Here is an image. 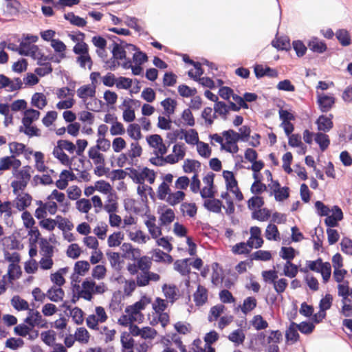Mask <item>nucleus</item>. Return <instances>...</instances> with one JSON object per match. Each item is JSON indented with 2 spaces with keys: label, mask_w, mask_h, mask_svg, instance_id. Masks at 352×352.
I'll list each match as a JSON object with an SVG mask.
<instances>
[{
  "label": "nucleus",
  "mask_w": 352,
  "mask_h": 352,
  "mask_svg": "<svg viewBox=\"0 0 352 352\" xmlns=\"http://www.w3.org/2000/svg\"><path fill=\"white\" fill-rule=\"evenodd\" d=\"M129 177L137 184H143L146 179H147L151 184H153L155 182L156 177L155 172L147 167L143 168L141 171L135 168H129Z\"/></svg>",
  "instance_id": "f257e3e1"
},
{
  "label": "nucleus",
  "mask_w": 352,
  "mask_h": 352,
  "mask_svg": "<svg viewBox=\"0 0 352 352\" xmlns=\"http://www.w3.org/2000/svg\"><path fill=\"white\" fill-rule=\"evenodd\" d=\"M335 100L333 96L319 94L317 91V103L322 112L329 111L333 107Z\"/></svg>",
  "instance_id": "f03ea898"
},
{
  "label": "nucleus",
  "mask_w": 352,
  "mask_h": 352,
  "mask_svg": "<svg viewBox=\"0 0 352 352\" xmlns=\"http://www.w3.org/2000/svg\"><path fill=\"white\" fill-rule=\"evenodd\" d=\"M255 76L257 78L264 76L274 78L278 76V72L270 67H264L263 65H256L254 68Z\"/></svg>",
  "instance_id": "7ed1b4c3"
},
{
  "label": "nucleus",
  "mask_w": 352,
  "mask_h": 352,
  "mask_svg": "<svg viewBox=\"0 0 352 352\" xmlns=\"http://www.w3.org/2000/svg\"><path fill=\"white\" fill-rule=\"evenodd\" d=\"M329 116L330 117H327L324 115H321L316 120V124L320 131L328 132L333 128V116L330 114Z\"/></svg>",
  "instance_id": "20e7f679"
},
{
  "label": "nucleus",
  "mask_w": 352,
  "mask_h": 352,
  "mask_svg": "<svg viewBox=\"0 0 352 352\" xmlns=\"http://www.w3.org/2000/svg\"><path fill=\"white\" fill-rule=\"evenodd\" d=\"M162 292L169 302L173 304L178 298V288L174 285L164 284Z\"/></svg>",
  "instance_id": "39448f33"
},
{
  "label": "nucleus",
  "mask_w": 352,
  "mask_h": 352,
  "mask_svg": "<svg viewBox=\"0 0 352 352\" xmlns=\"http://www.w3.org/2000/svg\"><path fill=\"white\" fill-rule=\"evenodd\" d=\"M190 258L177 260L174 263V270L178 272L182 276H187L190 272L189 261Z\"/></svg>",
  "instance_id": "423d86ee"
},
{
  "label": "nucleus",
  "mask_w": 352,
  "mask_h": 352,
  "mask_svg": "<svg viewBox=\"0 0 352 352\" xmlns=\"http://www.w3.org/2000/svg\"><path fill=\"white\" fill-rule=\"evenodd\" d=\"M40 112L38 110L33 109H26L23 113V117L22 118V123L23 126H28L32 123L37 120L39 118Z\"/></svg>",
  "instance_id": "0eeeda50"
},
{
  "label": "nucleus",
  "mask_w": 352,
  "mask_h": 352,
  "mask_svg": "<svg viewBox=\"0 0 352 352\" xmlns=\"http://www.w3.org/2000/svg\"><path fill=\"white\" fill-rule=\"evenodd\" d=\"M193 297L195 305L197 306H202L208 300L207 289L204 287L199 285Z\"/></svg>",
  "instance_id": "6e6552de"
},
{
  "label": "nucleus",
  "mask_w": 352,
  "mask_h": 352,
  "mask_svg": "<svg viewBox=\"0 0 352 352\" xmlns=\"http://www.w3.org/2000/svg\"><path fill=\"white\" fill-rule=\"evenodd\" d=\"M148 232L153 239H157L162 234L161 228L155 225V217L151 216L148 219L145 221Z\"/></svg>",
  "instance_id": "1a4fd4ad"
},
{
  "label": "nucleus",
  "mask_w": 352,
  "mask_h": 352,
  "mask_svg": "<svg viewBox=\"0 0 352 352\" xmlns=\"http://www.w3.org/2000/svg\"><path fill=\"white\" fill-rule=\"evenodd\" d=\"M308 47L314 52L322 54L327 50V45L318 38H311L308 43Z\"/></svg>",
  "instance_id": "9d476101"
},
{
  "label": "nucleus",
  "mask_w": 352,
  "mask_h": 352,
  "mask_svg": "<svg viewBox=\"0 0 352 352\" xmlns=\"http://www.w3.org/2000/svg\"><path fill=\"white\" fill-rule=\"evenodd\" d=\"M113 43L112 48V54L113 58L116 60H123L126 59V51L120 46V44L117 43L118 41H120L119 38L113 36Z\"/></svg>",
  "instance_id": "9b49d317"
},
{
  "label": "nucleus",
  "mask_w": 352,
  "mask_h": 352,
  "mask_svg": "<svg viewBox=\"0 0 352 352\" xmlns=\"http://www.w3.org/2000/svg\"><path fill=\"white\" fill-rule=\"evenodd\" d=\"M52 154L54 157L58 159L62 164L69 166H71L72 162L69 156L63 151L60 146L56 145L54 148Z\"/></svg>",
  "instance_id": "f8f14e48"
},
{
  "label": "nucleus",
  "mask_w": 352,
  "mask_h": 352,
  "mask_svg": "<svg viewBox=\"0 0 352 352\" xmlns=\"http://www.w3.org/2000/svg\"><path fill=\"white\" fill-rule=\"evenodd\" d=\"M96 94V85L91 86L89 85L80 87L77 90L78 96L82 99L86 100L88 97H94Z\"/></svg>",
  "instance_id": "ddd939ff"
},
{
  "label": "nucleus",
  "mask_w": 352,
  "mask_h": 352,
  "mask_svg": "<svg viewBox=\"0 0 352 352\" xmlns=\"http://www.w3.org/2000/svg\"><path fill=\"white\" fill-rule=\"evenodd\" d=\"M46 295L50 300L58 302L63 300L65 292L60 287H52L47 290Z\"/></svg>",
  "instance_id": "4468645a"
},
{
  "label": "nucleus",
  "mask_w": 352,
  "mask_h": 352,
  "mask_svg": "<svg viewBox=\"0 0 352 352\" xmlns=\"http://www.w3.org/2000/svg\"><path fill=\"white\" fill-rule=\"evenodd\" d=\"M45 322V321L43 319V317L38 311L34 313V316H32V319H30V318H26L24 320V322L30 326L32 328H34L36 326L44 327Z\"/></svg>",
  "instance_id": "2eb2a0df"
},
{
  "label": "nucleus",
  "mask_w": 352,
  "mask_h": 352,
  "mask_svg": "<svg viewBox=\"0 0 352 352\" xmlns=\"http://www.w3.org/2000/svg\"><path fill=\"white\" fill-rule=\"evenodd\" d=\"M31 104L32 106L42 109L47 104L45 96L42 93H35L32 96Z\"/></svg>",
  "instance_id": "dca6fc26"
},
{
  "label": "nucleus",
  "mask_w": 352,
  "mask_h": 352,
  "mask_svg": "<svg viewBox=\"0 0 352 352\" xmlns=\"http://www.w3.org/2000/svg\"><path fill=\"white\" fill-rule=\"evenodd\" d=\"M204 206L210 212L219 213L221 211L222 203L220 200L216 199H207L204 201Z\"/></svg>",
  "instance_id": "f3484780"
},
{
  "label": "nucleus",
  "mask_w": 352,
  "mask_h": 352,
  "mask_svg": "<svg viewBox=\"0 0 352 352\" xmlns=\"http://www.w3.org/2000/svg\"><path fill=\"white\" fill-rule=\"evenodd\" d=\"M180 132L184 135L186 143L190 144H197L199 142L198 133L195 129H190L186 131L184 129H180Z\"/></svg>",
  "instance_id": "a211bd4d"
},
{
  "label": "nucleus",
  "mask_w": 352,
  "mask_h": 352,
  "mask_svg": "<svg viewBox=\"0 0 352 352\" xmlns=\"http://www.w3.org/2000/svg\"><path fill=\"white\" fill-rule=\"evenodd\" d=\"M228 339L232 342L235 346L242 344L245 339V336L241 329L232 331L229 336Z\"/></svg>",
  "instance_id": "6ab92c4d"
},
{
  "label": "nucleus",
  "mask_w": 352,
  "mask_h": 352,
  "mask_svg": "<svg viewBox=\"0 0 352 352\" xmlns=\"http://www.w3.org/2000/svg\"><path fill=\"white\" fill-rule=\"evenodd\" d=\"M64 18L69 21L71 24L77 27L82 28L86 25L87 21L83 18L75 15L73 12H68L64 14Z\"/></svg>",
  "instance_id": "aec40b11"
},
{
  "label": "nucleus",
  "mask_w": 352,
  "mask_h": 352,
  "mask_svg": "<svg viewBox=\"0 0 352 352\" xmlns=\"http://www.w3.org/2000/svg\"><path fill=\"white\" fill-rule=\"evenodd\" d=\"M285 338L287 341H291L292 343L298 340L299 334L294 322H292L289 328L286 330Z\"/></svg>",
  "instance_id": "412c9836"
},
{
  "label": "nucleus",
  "mask_w": 352,
  "mask_h": 352,
  "mask_svg": "<svg viewBox=\"0 0 352 352\" xmlns=\"http://www.w3.org/2000/svg\"><path fill=\"white\" fill-rule=\"evenodd\" d=\"M11 304L17 311H24L29 309L28 302L19 296H14L12 297L11 299Z\"/></svg>",
  "instance_id": "4be33fe9"
},
{
  "label": "nucleus",
  "mask_w": 352,
  "mask_h": 352,
  "mask_svg": "<svg viewBox=\"0 0 352 352\" xmlns=\"http://www.w3.org/2000/svg\"><path fill=\"white\" fill-rule=\"evenodd\" d=\"M99 150L96 149L94 146L89 148L88 151V156L94 161V163L97 164H104V155L98 152Z\"/></svg>",
  "instance_id": "5701e85b"
},
{
  "label": "nucleus",
  "mask_w": 352,
  "mask_h": 352,
  "mask_svg": "<svg viewBox=\"0 0 352 352\" xmlns=\"http://www.w3.org/2000/svg\"><path fill=\"white\" fill-rule=\"evenodd\" d=\"M314 140L318 144L322 151H325L330 144L329 136L323 133H317Z\"/></svg>",
  "instance_id": "b1692460"
},
{
  "label": "nucleus",
  "mask_w": 352,
  "mask_h": 352,
  "mask_svg": "<svg viewBox=\"0 0 352 352\" xmlns=\"http://www.w3.org/2000/svg\"><path fill=\"white\" fill-rule=\"evenodd\" d=\"M336 36L342 46H348L351 44V37L347 30L340 29L336 31Z\"/></svg>",
  "instance_id": "393cba45"
},
{
  "label": "nucleus",
  "mask_w": 352,
  "mask_h": 352,
  "mask_svg": "<svg viewBox=\"0 0 352 352\" xmlns=\"http://www.w3.org/2000/svg\"><path fill=\"white\" fill-rule=\"evenodd\" d=\"M256 299L254 297H248L243 300V305L241 307V311L246 314L252 311L256 307Z\"/></svg>",
  "instance_id": "a878e982"
},
{
  "label": "nucleus",
  "mask_w": 352,
  "mask_h": 352,
  "mask_svg": "<svg viewBox=\"0 0 352 352\" xmlns=\"http://www.w3.org/2000/svg\"><path fill=\"white\" fill-rule=\"evenodd\" d=\"M185 193L183 191L178 190L173 193H170L166 201L171 206H175L180 203L184 199Z\"/></svg>",
  "instance_id": "bb28decb"
},
{
  "label": "nucleus",
  "mask_w": 352,
  "mask_h": 352,
  "mask_svg": "<svg viewBox=\"0 0 352 352\" xmlns=\"http://www.w3.org/2000/svg\"><path fill=\"white\" fill-rule=\"evenodd\" d=\"M51 46L56 52L58 53V57L60 58H65L66 57L65 53L66 50V45L63 41L59 39L52 40Z\"/></svg>",
  "instance_id": "cd10ccee"
},
{
  "label": "nucleus",
  "mask_w": 352,
  "mask_h": 352,
  "mask_svg": "<svg viewBox=\"0 0 352 352\" xmlns=\"http://www.w3.org/2000/svg\"><path fill=\"white\" fill-rule=\"evenodd\" d=\"M214 111L224 120L227 119V114L229 113L228 105L222 101L216 102L214 104Z\"/></svg>",
  "instance_id": "c85d7f7f"
},
{
  "label": "nucleus",
  "mask_w": 352,
  "mask_h": 352,
  "mask_svg": "<svg viewBox=\"0 0 352 352\" xmlns=\"http://www.w3.org/2000/svg\"><path fill=\"white\" fill-rule=\"evenodd\" d=\"M265 237L270 241H277L279 239V232L276 226L269 224L265 230Z\"/></svg>",
  "instance_id": "c756f323"
},
{
  "label": "nucleus",
  "mask_w": 352,
  "mask_h": 352,
  "mask_svg": "<svg viewBox=\"0 0 352 352\" xmlns=\"http://www.w3.org/2000/svg\"><path fill=\"white\" fill-rule=\"evenodd\" d=\"M76 63L79 64L80 67L82 69L86 68L87 65L88 69L91 70L93 65V61L89 54L78 56L76 57Z\"/></svg>",
  "instance_id": "7c9ffc66"
},
{
  "label": "nucleus",
  "mask_w": 352,
  "mask_h": 352,
  "mask_svg": "<svg viewBox=\"0 0 352 352\" xmlns=\"http://www.w3.org/2000/svg\"><path fill=\"white\" fill-rule=\"evenodd\" d=\"M270 217V212L267 208L258 209V210H255L252 213V218L254 219L258 220L260 221H265Z\"/></svg>",
  "instance_id": "2f4dec72"
},
{
  "label": "nucleus",
  "mask_w": 352,
  "mask_h": 352,
  "mask_svg": "<svg viewBox=\"0 0 352 352\" xmlns=\"http://www.w3.org/2000/svg\"><path fill=\"white\" fill-rule=\"evenodd\" d=\"M123 238L124 234L121 232H114L108 238V245L111 248L119 246L121 244Z\"/></svg>",
  "instance_id": "473e14b6"
},
{
  "label": "nucleus",
  "mask_w": 352,
  "mask_h": 352,
  "mask_svg": "<svg viewBox=\"0 0 352 352\" xmlns=\"http://www.w3.org/2000/svg\"><path fill=\"white\" fill-rule=\"evenodd\" d=\"M222 135L226 141V144H234L240 141L238 133L233 129L224 131H223Z\"/></svg>",
  "instance_id": "72a5a7b5"
},
{
  "label": "nucleus",
  "mask_w": 352,
  "mask_h": 352,
  "mask_svg": "<svg viewBox=\"0 0 352 352\" xmlns=\"http://www.w3.org/2000/svg\"><path fill=\"white\" fill-rule=\"evenodd\" d=\"M200 167L201 163L199 161L187 159L184 161L183 169L185 173H189L195 172L196 168H199Z\"/></svg>",
  "instance_id": "f704fd0d"
},
{
  "label": "nucleus",
  "mask_w": 352,
  "mask_h": 352,
  "mask_svg": "<svg viewBox=\"0 0 352 352\" xmlns=\"http://www.w3.org/2000/svg\"><path fill=\"white\" fill-rule=\"evenodd\" d=\"M41 252L44 257H52L54 247L51 245L46 239H41Z\"/></svg>",
  "instance_id": "c9c22d12"
},
{
  "label": "nucleus",
  "mask_w": 352,
  "mask_h": 352,
  "mask_svg": "<svg viewBox=\"0 0 352 352\" xmlns=\"http://www.w3.org/2000/svg\"><path fill=\"white\" fill-rule=\"evenodd\" d=\"M338 296L342 297V302H344V301L351 302V300L348 298L350 295V291L347 282L346 284H339L338 285Z\"/></svg>",
  "instance_id": "e433bc0d"
},
{
  "label": "nucleus",
  "mask_w": 352,
  "mask_h": 352,
  "mask_svg": "<svg viewBox=\"0 0 352 352\" xmlns=\"http://www.w3.org/2000/svg\"><path fill=\"white\" fill-rule=\"evenodd\" d=\"M175 213L170 208L166 209L160 216V220L162 225H168L172 223L175 219Z\"/></svg>",
  "instance_id": "4c0bfd02"
},
{
  "label": "nucleus",
  "mask_w": 352,
  "mask_h": 352,
  "mask_svg": "<svg viewBox=\"0 0 352 352\" xmlns=\"http://www.w3.org/2000/svg\"><path fill=\"white\" fill-rule=\"evenodd\" d=\"M272 258V254L270 251L258 250L251 254V260L270 261Z\"/></svg>",
  "instance_id": "58836bf2"
},
{
  "label": "nucleus",
  "mask_w": 352,
  "mask_h": 352,
  "mask_svg": "<svg viewBox=\"0 0 352 352\" xmlns=\"http://www.w3.org/2000/svg\"><path fill=\"white\" fill-rule=\"evenodd\" d=\"M161 105L163 107L166 114L170 116L174 113L176 102L170 98H166L161 102Z\"/></svg>",
  "instance_id": "ea45409f"
},
{
  "label": "nucleus",
  "mask_w": 352,
  "mask_h": 352,
  "mask_svg": "<svg viewBox=\"0 0 352 352\" xmlns=\"http://www.w3.org/2000/svg\"><path fill=\"white\" fill-rule=\"evenodd\" d=\"M127 133L131 138L135 140H138L142 137L140 126L138 124H129L127 128Z\"/></svg>",
  "instance_id": "a19ab883"
},
{
  "label": "nucleus",
  "mask_w": 352,
  "mask_h": 352,
  "mask_svg": "<svg viewBox=\"0 0 352 352\" xmlns=\"http://www.w3.org/2000/svg\"><path fill=\"white\" fill-rule=\"evenodd\" d=\"M19 132L24 133L30 138L33 136H40V131L36 126L28 125V126H21L19 127Z\"/></svg>",
  "instance_id": "79ce46f5"
},
{
  "label": "nucleus",
  "mask_w": 352,
  "mask_h": 352,
  "mask_svg": "<svg viewBox=\"0 0 352 352\" xmlns=\"http://www.w3.org/2000/svg\"><path fill=\"white\" fill-rule=\"evenodd\" d=\"M318 273L321 274L324 283L329 281L331 274V264L329 262H322Z\"/></svg>",
  "instance_id": "37998d69"
},
{
  "label": "nucleus",
  "mask_w": 352,
  "mask_h": 352,
  "mask_svg": "<svg viewBox=\"0 0 352 352\" xmlns=\"http://www.w3.org/2000/svg\"><path fill=\"white\" fill-rule=\"evenodd\" d=\"M298 274V267L291 261H287L284 266V274L289 278H294Z\"/></svg>",
  "instance_id": "c03bdc74"
},
{
  "label": "nucleus",
  "mask_w": 352,
  "mask_h": 352,
  "mask_svg": "<svg viewBox=\"0 0 352 352\" xmlns=\"http://www.w3.org/2000/svg\"><path fill=\"white\" fill-rule=\"evenodd\" d=\"M151 260L148 256L140 257L137 261V265L139 270L142 272H148L151 266Z\"/></svg>",
  "instance_id": "a18cd8bd"
},
{
  "label": "nucleus",
  "mask_w": 352,
  "mask_h": 352,
  "mask_svg": "<svg viewBox=\"0 0 352 352\" xmlns=\"http://www.w3.org/2000/svg\"><path fill=\"white\" fill-rule=\"evenodd\" d=\"M181 211L190 217H193L197 214V207L195 204L183 203L181 205Z\"/></svg>",
  "instance_id": "49530a36"
},
{
  "label": "nucleus",
  "mask_w": 352,
  "mask_h": 352,
  "mask_svg": "<svg viewBox=\"0 0 352 352\" xmlns=\"http://www.w3.org/2000/svg\"><path fill=\"white\" fill-rule=\"evenodd\" d=\"M129 238L131 240L139 243H145L149 239V236H146L141 230H137L135 232H131L129 233Z\"/></svg>",
  "instance_id": "de8ad7c7"
},
{
  "label": "nucleus",
  "mask_w": 352,
  "mask_h": 352,
  "mask_svg": "<svg viewBox=\"0 0 352 352\" xmlns=\"http://www.w3.org/2000/svg\"><path fill=\"white\" fill-rule=\"evenodd\" d=\"M252 324L256 330L265 329L268 327V323L260 315L254 316L252 320Z\"/></svg>",
  "instance_id": "09e8293b"
},
{
  "label": "nucleus",
  "mask_w": 352,
  "mask_h": 352,
  "mask_svg": "<svg viewBox=\"0 0 352 352\" xmlns=\"http://www.w3.org/2000/svg\"><path fill=\"white\" fill-rule=\"evenodd\" d=\"M66 268H60L54 274H52L50 276L51 280L58 287L62 286L65 282L63 276L62 272H66Z\"/></svg>",
  "instance_id": "8fccbe9b"
},
{
  "label": "nucleus",
  "mask_w": 352,
  "mask_h": 352,
  "mask_svg": "<svg viewBox=\"0 0 352 352\" xmlns=\"http://www.w3.org/2000/svg\"><path fill=\"white\" fill-rule=\"evenodd\" d=\"M18 201L16 203V207L19 210H24L31 204L32 197L28 194H25L21 197H17Z\"/></svg>",
  "instance_id": "3c124183"
},
{
  "label": "nucleus",
  "mask_w": 352,
  "mask_h": 352,
  "mask_svg": "<svg viewBox=\"0 0 352 352\" xmlns=\"http://www.w3.org/2000/svg\"><path fill=\"white\" fill-rule=\"evenodd\" d=\"M76 208L82 213H87L91 208V204L89 199H80L76 203Z\"/></svg>",
  "instance_id": "603ef678"
},
{
  "label": "nucleus",
  "mask_w": 352,
  "mask_h": 352,
  "mask_svg": "<svg viewBox=\"0 0 352 352\" xmlns=\"http://www.w3.org/2000/svg\"><path fill=\"white\" fill-rule=\"evenodd\" d=\"M170 193V189L168 184L163 182L158 187L157 197L160 200H166L168 195Z\"/></svg>",
  "instance_id": "864d4df0"
},
{
  "label": "nucleus",
  "mask_w": 352,
  "mask_h": 352,
  "mask_svg": "<svg viewBox=\"0 0 352 352\" xmlns=\"http://www.w3.org/2000/svg\"><path fill=\"white\" fill-rule=\"evenodd\" d=\"M280 256L287 261H291L295 257V250L292 247H282Z\"/></svg>",
  "instance_id": "5fc2aeb1"
},
{
  "label": "nucleus",
  "mask_w": 352,
  "mask_h": 352,
  "mask_svg": "<svg viewBox=\"0 0 352 352\" xmlns=\"http://www.w3.org/2000/svg\"><path fill=\"white\" fill-rule=\"evenodd\" d=\"M20 274L21 268L18 264L10 263L9 265L7 275L10 282L18 277V275Z\"/></svg>",
  "instance_id": "6e6d98bb"
},
{
  "label": "nucleus",
  "mask_w": 352,
  "mask_h": 352,
  "mask_svg": "<svg viewBox=\"0 0 352 352\" xmlns=\"http://www.w3.org/2000/svg\"><path fill=\"white\" fill-rule=\"evenodd\" d=\"M90 265L87 261H80L75 263L74 271L78 275H84L89 269Z\"/></svg>",
  "instance_id": "4d7b16f0"
},
{
  "label": "nucleus",
  "mask_w": 352,
  "mask_h": 352,
  "mask_svg": "<svg viewBox=\"0 0 352 352\" xmlns=\"http://www.w3.org/2000/svg\"><path fill=\"white\" fill-rule=\"evenodd\" d=\"M74 336L76 340L80 342L87 343L89 341V333L84 327L78 328Z\"/></svg>",
  "instance_id": "13d9d810"
},
{
  "label": "nucleus",
  "mask_w": 352,
  "mask_h": 352,
  "mask_svg": "<svg viewBox=\"0 0 352 352\" xmlns=\"http://www.w3.org/2000/svg\"><path fill=\"white\" fill-rule=\"evenodd\" d=\"M55 220L56 221L58 228L63 231L65 230H70L73 228V224L69 221L60 215L56 216Z\"/></svg>",
  "instance_id": "bf43d9fd"
},
{
  "label": "nucleus",
  "mask_w": 352,
  "mask_h": 352,
  "mask_svg": "<svg viewBox=\"0 0 352 352\" xmlns=\"http://www.w3.org/2000/svg\"><path fill=\"white\" fill-rule=\"evenodd\" d=\"M96 190L104 194L109 193L112 187L109 183L104 180L97 181L95 184Z\"/></svg>",
  "instance_id": "052dcab7"
},
{
  "label": "nucleus",
  "mask_w": 352,
  "mask_h": 352,
  "mask_svg": "<svg viewBox=\"0 0 352 352\" xmlns=\"http://www.w3.org/2000/svg\"><path fill=\"white\" fill-rule=\"evenodd\" d=\"M224 305H217L211 307L210 314L211 316H209L208 320L210 322H212L213 320H216L221 313H223L224 310Z\"/></svg>",
  "instance_id": "680f3d73"
},
{
  "label": "nucleus",
  "mask_w": 352,
  "mask_h": 352,
  "mask_svg": "<svg viewBox=\"0 0 352 352\" xmlns=\"http://www.w3.org/2000/svg\"><path fill=\"white\" fill-rule=\"evenodd\" d=\"M219 338V334L215 331H211L206 333L204 337V341L206 342L204 349H208V347H212L211 344L215 342Z\"/></svg>",
  "instance_id": "e2e57ef3"
},
{
  "label": "nucleus",
  "mask_w": 352,
  "mask_h": 352,
  "mask_svg": "<svg viewBox=\"0 0 352 352\" xmlns=\"http://www.w3.org/2000/svg\"><path fill=\"white\" fill-rule=\"evenodd\" d=\"M263 204L264 201L263 198L258 196H254L251 197L248 201V206L250 210L261 208Z\"/></svg>",
  "instance_id": "0e129e2a"
},
{
  "label": "nucleus",
  "mask_w": 352,
  "mask_h": 352,
  "mask_svg": "<svg viewBox=\"0 0 352 352\" xmlns=\"http://www.w3.org/2000/svg\"><path fill=\"white\" fill-rule=\"evenodd\" d=\"M73 52L74 54L80 56L84 55L89 53V47L88 45L82 41L78 42L73 47Z\"/></svg>",
  "instance_id": "69168bd1"
},
{
  "label": "nucleus",
  "mask_w": 352,
  "mask_h": 352,
  "mask_svg": "<svg viewBox=\"0 0 352 352\" xmlns=\"http://www.w3.org/2000/svg\"><path fill=\"white\" fill-rule=\"evenodd\" d=\"M272 45L278 50H287L290 47L289 41L287 38H279L276 41H273Z\"/></svg>",
  "instance_id": "338daca9"
},
{
  "label": "nucleus",
  "mask_w": 352,
  "mask_h": 352,
  "mask_svg": "<svg viewBox=\"0 0 352 352\" xmlns=\"http://www.w3.org/2000/svg\"><path fill=\"white\" fill-rule=\"evenodd\" d=\"M341 250L346 254L352 255V240L344 237L340 243Z\"/></svg>",
  "instance_id": "774afa93"
}]
</instances>
